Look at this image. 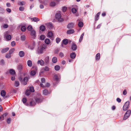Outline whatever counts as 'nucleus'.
Returning <instances> with one entry per match:
<instances>
[{
  "label": "nucleus",
  "mask_w": 131,
  "mask_h": 131,
  "mask_svg": "<svg viewBox=\"0 0 131 131\" xmlns=\"http://www.w3.org/2000/svg\"><path fill=\"white\" fill-rule=\"evenodd\" d=\"M46 48V45H43L40 47H39L37 50V53L38 54H40L43 53V50Z\"/></svg>",
  "instance_id": "nucleus-1"
},
{
  "label": "nucleus",
  "mask_w": 131,
  "mask_h": 131,
  "mask_svg": "<svg viewBox=\"0 0 131 131\" xmlns=\"http://www.w3.org/2000/svg\"><path fill=\"white\" fill-rule=\"evenodd\" d=\"M55 18L59 22H62L63 20V19L61 17V14L60 13H57L56 15Z\"/></svg>",
  "instance_id": "nucleus-2"
},
{
  "label": "nucleus",
  "mask_w": 131,
  "mask_h": 131,
  "mask_svg": "<svg viewBox=\"0 0 131 131\" xmlns=\"http://www.w3.org/2000/svg\"><path fill=\"white\" fill-rule=\"evenodd\" d=\"M19 80L20 82H21L23 84L25 85L27 84V82L28 81V79L27 77H25L23 79L22 78L20 77L19 78Z\"/></svg>",
  "instance_id": "nucleus-3"
},
{
  "label": "nucleus",
  "mask_w": 131,
  "mask_h": 131,
  "mask_svg": "<svg viewBox=\"0 0 131 131\" xmlns=\"http://www.w3.org/2000/svg\"><path fill=\"white\" fill-rule=\"evenodd\" d=\"M130 105V102L129 101L126 102L124 104L123 107V110L124 111H126L128 109Z\"/></svg>",
  "instance_id": "nucleus-4"
},
{
  "label": "nucleus",
  "mask_w": 131,
  "mask_h": 131,
  "mask_svg": "<svg viewBox=\"0 0 131 131\" xmlns=\"http://www.w3.org/2000/svg\"><path fill=\"white\" fill-rule=\"evenodd\" d=\"M18 55L20 57H23L25 56V53L23 51H21L19 52Z\"/></svg>",
  "instance_id": "nucleus-5"
},
{
  "label": "nucleus",
  "mask_w": 131,
  "mask_h": 131,
  "mask_svg": "<svg viewBox=\"0 0 131 131\" xmlns=\"http://www.w3.org/2000/svg\"><path fill=\"white\" fill-rule=\"evenodd\" d=\"M37 63L38 64H40L41 66H43L45 62L43 60L41 59L40 60H39L37 61Z\"/></svg>",
  "instance_id": "nucleus-6"
},
{
  "label": "nucleus",
  "mask_w": 131,
  "mask_h": 131,
  "mask_svg": "<svg viewBox=\"0 0 131 131\" xmlns=\"http://www.w3.org/2000/svg\"><path fill=\"white\" fill-rule=\"evenodd\" d=\"M74 25V23H69L67 25V27L68 29L72 28L73 27Z\"/></svg>",
  "instance_id": "nucleus-7"
},
{
  "label": "nucleus",
  "mask_w": 131,
  "mask_h": 131,
  "mask_svg": "<svg viewBox=\"0 0 131 131\" xmlns=\"http://www.w3.org/2000/svg\"><path fill=\"white\" fill-rule=\"evenodd\" d=\"M35 46V43L34 42L31 45L29 46V48L31 50H33Z\"/></svg>",
  "instance_id": "nucleus-8"
},
{
  "label": "nucleus",
  "mask_w": 131,
  "mask_h": 131,
  "mask_svg": "<svg viewBox=\"0 0 131 131\" xmlns=\"http://www.w3.org/2000/svg\"><path fill=\"white\" fill-rule=\"evenodd\" d=\"M30 34L31 36H33L34 38L36 36V32L33 29L30 31Z\"/></svg>",
  "instance_id": "nucleus-9"
},
{
  "label": "nucleus",
  "mask_w": 131,
  "mask_h": 131,
  "mask_svg": "<svg viewBox=\"0 0 131 131\" xmlns=\"http://www.w3.org/2000/svg\"><path fill=\"white\" fill-rule=\"evenodd\" d=\"M50 84L48 83H47L45 84L42 83L40 84V85L42 88L46 87H49L50 86Z\"/></svg>",
  "instance_id": "nucleus-10"
},
{
  "label": "nucleus",
  "mask_w": 131,
  "mask_h": 131,
  "mask_svg": "<svg viewBox=\"0 0 131 131\" xmlns=\"http://www.w3.org/2000/svg\"><path fill=\"white\" fill-rule=\"evenodd\" d=\"M74 32V31L73 29L69 30L67 31V33L69 34H73Z\"/></svg>",
  "instance_id": "nucleus-11"
},
{
  "label": "nucleus",
  "mask_w": 131,
  "mask_h": 131,
  "mask_svg": "<svg viewBox=\"0 0 131 131\" xmlns=\"http://www.w3.org/2000/svg\"><path fill=\"white\" fill-rule=\"evenodd\" d=\"M28 66L29 67H31L32 66V62L31 61L28 60L27 62Z\"/></svg>",
  "instance_id": "nucleus-12"
},
{
  "label": "nucleus",
  "mask_w": 131,
  "mask_h": 131,
  "mask_svg": "<svg viewBox=\"0 0 131 131\" xmlns=\"http://www.w3.org/2000/svg\"><path fill=\"white\" fill-rule=\"evenodd\" d=\"M23 66L21 64L18 65L17 67V69L19 71H21L23 69Z\"/></svg>",
  "instance_id": "nucleus-13"
},
{
  "label": "nucleus",
  "mask_w": 131,
  "mask_h": 131,
  "mask_svg": "<svg viewBox=\"0 0 131 131\" xmlns=\"http://www.w3.org/2000/svg\"><path fill=\"white\" fill-rule=\"evenodd\" d=\"M35 101L37 103H38L41 102L42 101V100L40 98H37L35 99Z\"/></svg>",
  "instance_id": "nucleus-14"
},
{
  "label": "nucleus",
  "mask_w": 131,
  "mask_h": 131,
  "mask_svg": "<svg viewBox=\"0 0 131 131\" xmlns=\"http://www.w3.org/2000/svg\"><path fill=\"white\" fill-rule=\"evenodd\" d=\"M31 20L32 21H33L34 22H37L40 20L39 19L36 17L32 18H31Z\"/></svg>",
  "instance_id": "nucleus-15"
},
{
  "label": "nucleus",
  "mask_w": 131,
  "mask_h": 131,
  "mask_svg": "<svg viewBox=\"0 0 131 131\" xmlns=\"http://www.w3.org/2000/svg\"><path fill=\"white\" fill-rule=\"evenodd\" d=\"M44 60L45 63H48L49 62V56L46 57L45 59Z\"/></svg>",
  "instance_id": "nucleus-16"
},
{
  "label": "nucleus",
  "mask_w": 131,
  "mask_h": 131,
  "mask_svg": "<svg viewBox=\"0 0 131 131\" xmlns=\"http://www.w3.org/2000/svg\"><path fill=\"white\" fill-rule=\"evenodd\" d=\"M72 49L74 50H75L77 49V46L74 43L73 44L72 46Z\"/></svg>",
  "instance_id": "nucleus-17"
},
{
  "label": "nucleus",
  "mask_w": 131,
  "mask_h": 131,
  "mask_svg": "<svg viewBox=\"0 0 131 131\" xmlns=\"http://www.w3.org/2000/svg\"><path fill=\"white\" fill-rule=\"evenodd\" d=\"M52 61L53 63H56L57 61V58L56 57H54L52 59Z\"/></svg>",
  "instance_id": "nucleus-18"
},
{
  "label": "nucleus",
  "mask_w": 131,
  "mask_h": 131,
  "mask_svg": "<svg viewBox=\"0 0 131 131\" xmlns=\"http://www.w3.org/2000/svg\"><path fill=\"white\" fill-rule=\"evenodd\" d=\"M8 48H6L2 49V53H4L7 52L9 50Z\"/></svg>",
  "instance_id": "nucleus-19"
},
{
  "label": "nucleus",
  "mask_w": 131,
  "mask_h": 131,
  "mask_svg": "<svg viewBox=\"0 0 131 131\" xmlns=\"http://www.w3.org/2000/svg\"><path fill=\"white\" fill-rule=\"evenodd\" d=\"M76 56V54L74 53H72L70 54V57L72 59H74Z\"/></svg>",
  "instance_id": "nucleus-20"
},
{
  "label": "nucleus",
  "mask_w": 131,
  "mask_h": 131,
  "mask_svg": "<svg viewBox=\"0 0 131 131\" xmlns=\"http://www.w3.org/2000/svg\"><path fill=\"white\" fill-rule=\"evenodd\" d=\"M40 29L42 31H44L45 30V27L43 25H41L40 27Z\"/></svg>",
  "instance_id": "nucleus-21"
},
{
  "label": "nucleus",
  "mask_w": 131,
  "mask_h": 131,
  "mask_svg": "<svg viewBox=\"0 0 131 131\" xmlns=\"http://www.w3.org/2000/svg\"><path fill=\"white\" fill-rule=\"evenodd\" d=\"M1 94L2 96L4 97L6 95V92L4 90H2L1 92Z\"/></svg>",
  "instance_id": "nucleus-22"
},
{
  "label": "nucleus",
  "mask_w": 131,
  "mask_h": 131,
  "mask_svg": "<svg viewBox=\"0 0 131 131\" xmlns=\"http://www.w3.org/2000/svg\"><path fill=\"white\" fill-rule=\"evenodd\" d=\"M43 94L45 95H47L49 93L48 92L47 90L45 89L43 91Z\"/></svg>",
  "instance_id": "nucleus-23"
},
{
  "label": "nucleus",
  "mask_w": 131,
  "mask_h": 131,
  "mask_svg": "<svg viewBox=\"0 0 131 131\" xmlns=\"http://www.w3.org/2000/svg\"><path fill=\"white\" fill-rule=\"evenodd\" d=\"M53 35V34L51 32H49L48 34V35L49 37L51 38Z\"/></svg>",
  "instance_id": "nucleus-24"
},
{
  "label": "nucleus",
  "mask_w": 131,
  "mask_h": 131,
  "mask_svg": "<svg viewBox=\"0 0 131 131\" xmlns=\"http://www.w3.org/2000/svg\"><path fill=\"white\" fill-rule=\"evenodd\" d=\"M47 27L49 28H51L52 27V24L50 23H48L46 24Z\"/></svg>",
  "instance_id": "nucleus-25"
},
{
  "label": "nucleus",
  "mask_w": 131,
  "mask_h": 131,
  "mask_svg": "<svg viewBox=\"0 0 131 131\" xmlns=\"http://www.w3.org/2000/svg\"><path fill=\"white\" fill-rule=\"evenodd\" d=\"M45 42L48 45L50 43V40L49 39L47 38L45 40Z\"/></svg>",
  "instance_id": "nucleus-26"
},
{
  "label": "nucleus",
  "mask_w": 131,
  "mask_h": 131,
  "mask_svg": "<svg viewBox=\"0 0 131 131\" xmlns=\"http://www.w3.org/2000/svg\"><path fill=\"white\" fill-rule=\"evenodd\" d=\"M62 42L63 44L66 45L68 43V40L67 39H64L63 40Z\"/></svg>",
  "instance_id": "nucleus-27"
},
{
  "label": "nucleus",
  "mask_w": 131,
  "mask_h": 131,
  "mask_svg": "<svg viewBox=\"0 0 131 131\" xmlns=\"http://www.w3.org/2000/svg\"><path fill=\"white\" fill-rule=\"evenodd\" d=\"M10 73L12 75H14L15 74V71L13 69H11L9 71Z\"/></svg>",
  "instance_id": "nucleus-28"
},
{
  "label": "nucleus",
  "mask_w": 131,
  "mask_h": 131,
  "mask_svg": "<svg viewBox=\"0 0 131 131\" xmlns=\"http://www.w3.org/2000/svg\"><path fill=\"white\" fill-rule=\"evenodd\" d=\"M55 70L57 71L59 70L60 69V67L58 65H56L54 67Z\"/></svg>",
  "instance_id": "nucleus-29"
},
{
  "label": "nucleus",
  "mask_w": 131,
  "mask_h": 131,
  "mask_svg": "<svg viewBox=\"0 0 131 131\" xmlns=\"http://www.w3.org/2000/svg\"><path fill=\"white\" fill-rule=\"evenodd\" d=\"M27 29L30 31H31L33 30L32 27L31 25L27 27Z\"/></svg>",
  "instance_id": "nucleus-30"
},
{
  "label": "nucleus",
  "mask_w": 131,
  "mask_h": 131,
  "mask_svg": "<svg viewBox=\"0 0 131 131\" xmlns=\"http://www.w3.org/2000/svg\"><path fill=\"white\" fill-rule=\"evenodd\" d=\"M131 114V111L130 110H128L126 113L125 114H126L128 116H130Z\"/></svg>",
  "instance_id": "nucleus-31"
},
{
  "label": "nucleus",
  "mask_w": 131,
  "mask_h": 131,
  "mask_svg": "<svg viewBox=\"0 0 131 131\" xmlns=\"http://www.w3.org/2000/svg\"><path fill=\"white\" fill-rule=\"evenodd\" d=\"M36 104L34 101H31L30 103V105L31 106H35Z\"/></svg>",
  "instance_id": "nucleus-32"
},
{
  "label": "nucleus",
  "mask_w": 131,
  "mask_h": 131,
  "mask_svg": "<svg viewBox=\"0 0 131 131\" xmlns=\"http://www.w3.org/2000/svg\"><path fill=\"white\" fill-rule=\"evenodd\" d=\"M96 60H99L100 58V53H97L96 56Z\"/></svg>",
  "instance_id": "nucleus-33"
},
{
  "label": "nucleus",
  "mask_w": 131,
  "mask_h": 131,
  "mask_svg": "<svg viewBox=\"0 0 131 131\" xmlns=\"http://www.w3.org/2000/svg\"><path fill=\"white\" fill-rule=\"evenodd\" d=\"M6 38L8 40H9L11 39V37L10 35H8L6 36Z\"/></svg>",
  "instance_id": "nucleus-34"
},
{
  "label": "nucleus",
  "mask_w": 131,
  "mask_h": 131,
  "mask_svg": "<svg viewBox=\"0 0 131 131\" xmlns=\"http://www.w3.org/2000/svg\"><path fill=\"white\" fill-rule=\"evenodd\" d=\"M84 33H83L81 35V37H80V38L79 40V41L80 42H81V41H82V40L83 39V37L84 35Z\"/></svg>",
  "instance_id": "nucleus-35"
},
{
  "label": "nucleus",
  "mask_w": 131,
  "mask_h": 131,
  "mask_svg": "<svg viewBox=\"0 0 131 131\" xmlns=\"http://www.w3.org/2000/svg\"><path fill=\"white\" fill-rule=\"evenodd\" d=\"M78 25L80 27H82L83 26V23L82 22H80L78 24Z\"/></svg>",
  "instance_id": "nucleus-36"
},
{
  "label": "nucleus",
  "mask_w": 131,
  "mask_h": 131,
  "mask_svg": "<svg viewBox=\"0 0 131 131\" xmlns=\"http://www.w3.org/2000/svg\"><path fill=\"white\" fill-rule=\"evenodd\" d=\"M36 74V72L35 71H31V72L30 74L32 76H34Z\"/></svg>",
  "instance_id": "nucleus-37"
},
{
  "label": "nucleus",
  "mask_w": 131,
  "mask_h": 131,
  "mask_svg": "<svg viewBox=\"0 0 131 131\" xmlns=\"http://www.w3.org/2000/svg\"><path fill=\"white\" fill-rule=\"evenodd\" d=\"M19 83L18 81H16L15 82V85L16 87H17L19 86Z\"/></svg>",
  "instance_id": "nucleus-38"
},
{
  "label": "nucleus",
  "mask_w": 131,
  "mask_h": 131,
  "mask_svg": "<svg viewBox=\"0 0 131 131\" xmlns=\"http://www.w3.org/2000/svg\"><path fill=\"white\" fill-rule=\"evenodd\" d=\"M26 29V27L24 26H23L21 27V30L22 31H25Z\"/></svg>",
  "instance_id": "nucleus-39"
},
{
  "label": "nucleus",
  "mask_w": 131,
  "mask_h": 131,
  "mask_svg": "<svg viewBox=\"0 0 131 131\" xmlns=\"http://www.w3.org/2000/svg\"><path fill=\"white\" fill-rule=\"evenodd\" d=\"M21 40L23 41L25 40L26 39L24 35H22L20 37Z\"/></svg>",
  "instance_id": "nucleus-40"
},
{
  "label": "nucleus",
  "mask_w": 131,
  "mask_h": 131,
  "mask_svg": "<svg viewBox=\"0 0 131 131\" xmlns=\"http://www.w3.org/2000/svg\"><path fill=\"white\" fill-rule=\"evenodd\" d=\"M15 50V49L14 48L10 49L9 51V53L11 54L13 53Z\"/></svg>",
  "instance_id": "nucleus-41"
},
{
  "label": "nucleus",
  "mask_w": 131,
  "mask_h": 131,
  "mask_svg": "<svg viewBox=\"0 0 131 131\" xmlns=\"http://www.w3.org/2000/svg\"><path fill=\"white\" fill-rule=\"evenodd\" d=\"M56 5V3L54 2H52L51 3L50 5L51 6H54Z\"/></svg>",
  "instance_id": "nucleus-42"
},
{
  "label": "nucleus",
  "mask_w": 131,
  "mask_h": 131,
  "mask_svg": "<svg viewBox=\"0 0 131 131\" xmlns=\"http://www.w3.org/2000/svg\"><path fill=\"white\" fill-rule=\"evenodd\" d=\"M72 11L73 13H75L77 12V10L76 8H73L72 9Z\"/></svg>",
  "instance_id": "nucleus-43"
},
{
  "label": "nucleus",
  "mask_w": 131,
  "mask_h": 131,
  "mask_svg": "<svg viewBox=\"0 0 131 131\" xmlns=\"http://www.w3.org/2000/svg\"><path fill=\"white\" fill-rule=\"evenodd\" d=\"M30 91L32 92H33L34 91V88L32 86H31L30 88Z\"/></svg>",
  "instance_id": "nucleus-44"
},
{
  "label": "nucleus",
  "mask_w": 131,
  "mask_h": 131,
  "mask_svg": "<svg viewBox=\"0 0 131 131\" xmlns=\"http://www.w3.org/2000/svg\"><path fill=\"white\" fill-rule=\"evenodd\" d=\"M24 8L22 6H20L19 8V10L21 11H24Z\"/></svg>",
  "instance_id": "nucleus-45"
},
{
  "label": "nucleus",
  "mask_w": 131,
  "mask_h": 131,
  "mask_svg": "<svg viewBox=\"0 0 131 131\" xmlns=\"http://www.w3.org/2000/svg\"><path fill=\"white\" fill-rule=\"evenodd\" d=\"M129 117V116H128L126 114H125L124 117H123V120H126V119H127L128 117Z\"/></svg>",
  "instance_id": "nucleus-46"
},
{
  "label": "nucleus",
  "mask_w": 131,
  "mask_h": 131,
  "mask_svg": "<svg viewBox=\"0 0 131 131\" xmlns=\"http://www.w3.org/2000/svg\"><path fill=\"white\" fill-rule=\"evenodd\" d=\"M30 91L29 90H27L26 92V94L27 95H29L30 94Z\"/></svg>",
  "instance_id": "nucleus-47"
},
{
  "label": "nucleus",
  "mask_w": 131,
  "mask_h": 131,
  "mask_svg": "<svg viewBox=\"0 0 131 131\" xmlns=\"http://www.w3.org/2000/svg\"><path fill=\"white\" fill-rule=\"evenodd\" d=\"M60 39L59 38H57L56 39V42L57 43H58L60 41Z\"/></svg>",
  "instance_id": "nucleus-48"
},
{
  "label": "nucleus",
  "mask_w": 131,
  "mask_h": 131,
  "mask_svg": "<svg viewBox=\"0 0 131 131\" xmlns=\"http://www.w3.org/2000/svg\"><path fill=\"white\" fill-rule=\"evenodd\" d=\"M54 79L56 81H58L59 80V79L58 77L56 75H55L54 76Z\"/></svg>",
  "instance_id": "nucleus-49"
},
{
  "label": "nucleus",
  "mask_w": 131,
  "mask_h": 131,
  "mask_svg": "<svg viewBox=\"0 0 131 131\" xmlns=\"http://www.w3.org/2000/svg\"><path fill=\"white\" fill-rule=\"evenodd\" d=\"M10 53H8L7 54L6 56V57L7 58H9L10 57H11V55Z\"/></svg>",
  "instance_id": "nucleus-50"
},
{
  "label": "nucleus",
  "mask_w": 131,
  "mask_h": 131,
  "mask_svg": "<svg viewBox=\"0 0 131 131\" xmlns=\"http://www.w3.org/2000/svg\"><path fill=\"white\" fill-rule=\"evenodd\" d=\"M11 45L12 46L14 47L16 45V43L15 41H12L11 43Z\"/></svg>",
  "instance_id": "nucleus-51"
},
{
  "label": "nucleus",
  "mask_w": 131,
  "mask_h": 131,
  "mask_svg": "<svg viewBox=\"0 0 131 131\" xmlns=\"http://www.w3.org/2000/svg\"><path fill=\"white\" fill-rule=\"evenodd\" d=\"M45 38V36L43 35H41L40 37V39L41 40H43Z\"/></svg>",
  "instance_id": "nucleus-52"
},
{
  "label": "nucleus",
  "mask_w": 131,
  "mask_h": 131,
  "mask_svg": "<svg viewBox=\"0 0 131 131\" xmlns=\"http://www.w3.org/2000/svg\"><path fill=\"white\" fill-rule=\"evenodd\" d=\"M11 118H9L7 119V122L8 123L10 124L11 122Z\"/></svg>",
  "instance_id": "nucleus-53"
},
{
  "label": "nucleus",
  "mask_w": 131,
  "mask_h": 131,
  "mask_svg": "<svg viewBox=\"0 0 131 131\" xmlns=\"http://www.w3.org/2000/svg\"><path fill=\"white\" fill-rule=\"evenodd\" d=\"M44 69L45 71H48L49 70V68L48 67L46 66L44 68Z\"/></svg>",
  "instance_id": "nucleus-54"
},
{
  "label": "nucleus",
  "mask_w": 131,
  "mask_h": 131,
  "mask_svg": "<svg viewBox=\"0 0 131 131\" xmlns=\"http://www.w3.org/2000/svg\"><path fill=\"white\" fill-rule=\"evenodd\" d=\"M8 25L5 24L3 26V27L4 28H8Z\"/></svg>",
  "instance_id": "nucleus-55"
},
{
  "label": "nucleus",
  "mask_w": 131,
  "mask_h": 131,
  "mask_svg": "<svg viewBox=\"0 0 131 131\" xmlns=\"http://www.w3.org/2000/svg\"><path fill=\"white\" fill-rule=\"evenodd\" d=\"M25 3L24 1H22L20 2V5H25Z\"/></svg>",
  "instance_id": "nucleus-56"
},
{
  "label": "nucleus",
  "mask_w": 131,
  "mask_h": 131,
  "mask_svg": "<svg viewBox=\"0 0 131 131\" xmlns=\"http://www.w3.org/2000/svg\"><path fill=\"white\" fill-rule=\"evenodd\" d=\"M0 63L1 65H3L4 63V61L3 60H1L0 61Z\"/></svg>",
  "instance_id": "nucleus-57"
},
{
  "label": "nucleus",
  "mask_w": 131,
  "mask_h": 131,
  "mask_svg": "<svg viewBox=\"0 0 131 131\" xmlns=\"http://www.w3.org/2000/svg\"><path fill=\"white\" fill-rule=\"evenodd\" d=\"M67 9V8L66 7H64L62 8V10L63 12H65Z\"/></svg>",
  "instance_id": "nucleus-58"
},
{
  "label": "nucleus",
  "mask_w": 131,
  "mask_h": 131,
  "mask_svg": "<svg viewBox=\"0 0 131 131\" xmlns=\"http://www.w3.org/2000/svg\"><path fill=\"white\" fill-rule=\"evenodd\" d=\"M27 101L26 99L25 98H24L22 100L23 102L24 103H25Z\"/></svg>",
  "instance_id": "nucleus-59"
},
{
  "label": "nucleus",
  "mask_w": 131,
  "mask_h": 131,
  "mask_svg": "<svg viewBox=\"0 0 131 131\" xmlns=\"http://www.w3.org/2000/svg\"><path fill=\"white\" fill-rule=\"evenodd\" d=\"M59 56L61 57H63L64 56L63 53L62 52H60V53Z\"/></svg>",
  "instance_id": "nucleus-60"
},
{
  "label": "nucleus",
  "mask_w": 131,
  "mask_h": 131,
  "mask_svg": "<svg viewBox=\"0 0 131 131\" xmlns=\"http://www.w3.org/2000/svg\"><path fill=\"white\" fill-rule=\"evenodd\" d=\"M45 79L44 78H42L41 79V81L42 83H44L45 82Z\"/></svg>",
  "instance_id": "nucleus-61"
},
{
  "label": "nucleus",
  "mask_w": 131,
  "mask_h": 131,
  "mask_svg": "<svg viewBox=\"0 0 131 131\" xmlns=\"http://www.w3.org/2000/svg\"><path fill=\"white\" fill-rule=\"evenodd\" d=\"M99 16H97V15H96L95 16V20H98V19L99 18Z\"/></svg>",
  "instance_id": "nucleus-62"
},
{
  "label": "nucleus",
  "mask_w": 131,
  "mask_h": 131,
  "mask_svg": "<svg viewBox=\"0 0 131 131\" xmlns=\"http://www.w3.org/2000/svg\"><path fill=\"white\" fill-rule=\"evenodd\" d=\"M127 92L126 90H124V91L123 92V94L124 95H126V94Z\"/></svg>",
  "instance_id": "nucleus-63"
},
{
  "label": "nucleus",
  "mask_w": 131,
  "mask_h": 131,
  "mask_svg": "<svg viewBox=\"0 0 131 131\" xmlns=\"http://www.w3.org/2000/svg\"><path fill=\"white\" fill-rule=\"evenodd\" d=\"M117 101L119 103H120L121 102V100L119 98H118L117 99Z\"/></svg>",
  "instance_id": "nucleus-64"
}]
</instances>
